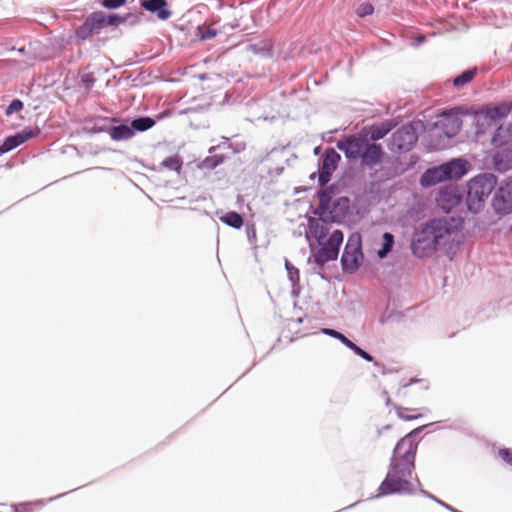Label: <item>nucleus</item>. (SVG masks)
<instances>
[{"instance_id": "nucleus-1", "label": "nucleus", "mask_w": 512, "mask_h": 512, "mask_svg": "<svg viewBox=\"0 0 512 512\" xmlns=\"http://www.w3.org/2000/svg\"><path fill=\"white\" fill-rule=\"evenodd\" d=\"M434 424L430 423L416 428L397 442L390 459L387 475L378 488L377 497L392 494L410 495L415 492V487L409 479L415 469L418 449L416 436L420 431Z\"/></svg>"}, {"instance_id": "nucleus-2", "label": "nucleus", "mask_w": 512, "mask_h": 512, "mask_svg": "<svg viewBox=\"0 0 512 512\" xmlns=\"http://www.w3.org/2000/svg\"><path fill=\"white\" fill-rule=\"evenodd\" d=\"M463 226L459 217L434 218L426 222L420 230L415 231L411 250L418 258L433 255L440 247L446 245L451 236L457 234Z\"/></svg>"}, {"instance_id": "nucleus-3", "label": "nucleus", "mask_w": 512, "mask_h": 512, "mask_svg": "<svg viewBox=\"0 0 512 512\" xmlns=\"http://www.w3.org/2000/svg\"><path fill=\"white\" fill-rule=\"evenodd\" d=\"M468 161L454 158L439 166L427 169L420 178L423 187H431L446 180H457L467 174Z\"/></svg>"}, {"instance_id": "nucleus-4", "label": "nucleus", "mask_w": 512, "mask_h": 512, "mask_svg": "<svg viewBox=\"0 0 512 512\" xmlns=\"http://www.w3.org/2000/svg\"><path fill=\"white\" fill-rule=\"evenodd\" d=\"M497 184L492 173H482L472 178L467 184L466 205L470 212L478 213Z\"/></svg>"}, {"instance_id": "nucleus-5", "label": "nucleus", "mask_w": 512, "mask_h": 512, "mask_svg": "<svg viewBox=\"0 0 512 512\" xmlns=\"http://www.w3.org/2000/svg\"><path fill=\"white\" fill-rule=\"evenodd\" d=\"M418 140L417 124L408 123L397 129L391 136L388 148L394 153L410 151Z\"/></svg>"}, {"instance_id": "nucleus-6", "label": "nucleus", "mask_w": 512, "mask_h": 512, "mask_svg": "<svg viewBox=\"0 0 512 512\" xmlns=\"http://www.w3.org/2000/svg\"><path fill=\"white\" fill-rule=\"evenodd\" d=\"M363 260L360 235H351L345 245L341 266L345 273H354Z\"/></svg>"}, {"instance_id": "nucleus-7", "label": "nucleus", "mask_w": 512, "mask_h": 512, "mask_svg": "<svg viewBox=\"0 0 512 512\" xmlns=\"http://www.w3.org/2000/svg\"><path fill=\"white\" fill-rule=\"evenodd\" d=\"M492 207L496 214L507 215L512 213V178L500 183L495 190Z\"/></svg>"}, {"instance_id": "nucleus-8", "label": "nucleus", "mask_w": 512, "mask_h": 512, "mask_svg": "<svg viewBox=\"0 0 512 512\" xmlns=\"http://www.w3.org/2000/svg\"><path fill=\"white\" fill-rule=\"evenodd\" d=\"M341 157L333 148L325 150L318 163V182L324 187L330 180L333 172L337 169Z\"/></svg>"}, {"instance_id": "nucleus-9", "label": "nucleus", "mask_w": 512, "mask_h": 512, "mask_svg": "<svg viewBox=\"0 0 512 512\" xmlns=\"http://www.w3.org/2000/svg\"><path fill=\"white\" fill-rule=\"evenodd\" d=\"M350 210V200L346 196L336 198L329 208L326 209L325 215L318 218L322 222L338 223L345 219Z\"/></svg>"}, {"instance_id": "nucleus-10", "label": "nucleus", "mask_w": 512, "mask_h": 512, "mask_svg": "<svg viewBox=\"0 0 512 512\" xmlns=\"http://www.w3.org/2000/svg\"><path fill=\"white\" fill-rule=\"evenodd\" d=\"M512 111V103H501L493 107H489L486 110L477 114V123L492 125L497 121L507 117Z\"/></svg>"}, {"instance_id": "nucleus-11", "label": "nucleus", "mask_w": 512, "mask_h": 512, "mask_svg": "<svg viewBox=\"0 0 512 512\" xmlns=\"http://www.w3.org/2000/svg\"><path fill=\"white\" fill-rule=\"evenodd\" d=\"M366 138L348 136L337 141V148L342 151L349 160L360 159Z\"/></svg>"}, {"instance_id": "nucleus-12", "label": "nucleus", "mask_w": 512, "mask_h": 512, "mask_svg": "<svg viewBox=\"0 0 512 512\" xmlns=\"http://www.w3.org/2000/svg\"><path fill=\"white\" fill-rule=\"evenodd\" d=\"M383 157L384 151L382 146L366 139L360 156L361 164L365 167L372 168L381 164Z\"/></svg>"}, {"instance_id": "nucleus-13", "label": "nucleus", "mask_w": 512, "mask_h": 512, "mask_svg": "<svg viewBox=\"0 0 512 512\" xmlns=\"http://www.w3.org/2000/svg\"><path fill=\"white\" fill-rule=\"evenodd\" d=\"M436 127L440 128L446 137L452 138L461 130L462 120L457 113L444 112L436 122Z\"/></svg>"}, {"instance_id": "nucleus-14", "label": "nucleus", "mask_w": 512, "mask_h": 512, "mask_svg": "<svg viewBox=\"0 0 512 512\" xmlns=\"http://www.w3.org/2000/svg\"><path fill=\"white\" fill-rule=\"evenodd\" d=\"M322 333L335 339H338L343 345L352 350L357 356L361 357L362 359L368 362L374 361V357L370 353L356 345L354 342L348 339L343 333L331 328H323Z\"/></svg>"}, {"instance_id": "nucleus-15", "label": "nucleus", "mask_w": 512, "mask_h": 512, "mask_svg": "<svg viewBox=\"0 0 512 512\" xmlns=\"http://www.w3.org/2000/svg\"><path fill=\"white\" fill-rule=\"evenodd\" d=\"M438 206L449 213L454 207L458 206L461 202V196L454 188H446L439 192L436 198Z\"/></svg>"}, {"instance_id": "nucleus-16", "label": "nucleus", "mask_w": 512, "mask_h": 512, "mask_svg": "<svg viewBox=\"0 0 512 512\" xmlns=\"http://www.w3.org/2000/svg\"><path fill=\"white\" fill-rule=\"evenodd\" d=\"M167 5L166 0H140V6L146 11L155 13L160 20H167L172 15Z\"/></svg>"}, {"instance_id": "nucleus-17", "label": "nucleus", "mask_w": 512, "mask_h": 512, "mask_svg": "<svg viewBox=\"0 0 512 512\" xmlns=\"http://www.w3.org/2000/svg\"><path fill=\"white\" fill-rule=\"evenodd\" d=\"M320 246V249L309 257L308 261L313 262L319 268H322L325 263L336 260L339 253L334 248L328 246L325 242Z\"/></svg>"}, {"instance_id": "nucleus-18", "label": "nucleus", "mask_w": 512, "mask_h": 512, "mask_svg": "<svg viewBox=\"0 0 512 512\" xmlns=\"http://www.w3.org/2000/svg\"><path fill=\"white\" fill-rule=\"evenodd\" d=\"M328 223L329 222H322L320 219L312 217L308 219L309 232L313 237H315L319 245H323L329 234V228L327 227Z\"/></svg>"}, {"instance_id": "nucleus-19", "label": "nucleus", "mask_w": 512, "mask_h": 512, "mask_svg": "<svg viewBox=\"0 0 512 512\" xmlns=\"http://www.w3.org/2000/svg\"><path fill=\"white\" fill-rule=\"evenodd\" d=\"M272 48V41L268 38L259 39L255 42L249 43L246 46L247 51L265 58H270L273 56Z\"/></svg>"}, {"instance_id": "nucleus-20", "label": "nucleus", "mask_w": 512, "mask_h": 512, "mask_svg": "<svg viewBox=\"0 0 512 512\" xmlns=\"http://www.w3.org/2000/svg\"><path fill=\"white\" fill-rule=\"evenodd\" d=\"M319 204L314 210V214L319 216L325 215V211L331 205L332 196L334 194L333 187H324L318 191Z\"/></svg>"}, {"instance_id": "nucleus-21", "label": "nucleus", "mask_w": 512, "mask_h": 512, "mask_svg": "<svg viewBox=\"0 0 512 512\" xmlns=\"http://www.w3.org/2000/svg\"><path fill=\"white\" fill-rule=\"evenodd\" d=\"M109 136L114 141L129 140L134 137L131 124H119L108 130Z\"/></svg>"}, {"instance_id": "nucleus-22", "label": "nucleus", "mask_w": 512, "mask_h": 512, "mask_svg": "<svg viewBox=\"0 0 512 512\" xmlns=\"http://www.w3.org/2000/svg\"><path fill=\"white\" fill-rule=\"evenodd\" d=\"M98 27H102L105 25L109 26H117L120 23L124 22V18L118 16L117 14H111L109 16H105L102 13H94L90 18Z\"/></svg>"}, {"instance_id": "nucleus-23", "label": "nucleus", "mask_w": 512, "mask_h": 512, "mask_svg": "<svg viewBox=\"0 0 512 512\" xmlns=\"http://www.w3.org/2000/svg\"><path fill=\"white\" fill-rule=\"evenodd\" d=\"M133 134L136 132H145L155 126L156 121L149 116H139L131 121Z\"/></svg>"}, {"instance_id": "nucleus-24", "label": "nucleus", "mask_w": 512, "mask_h": 512, "mask_svg": "<svg viewBox=\"0 0 512 512\" xmlns=\"http://www.w3.org/2000/svg\"><path fill=\"white\" fill-rule=\"evenodd\" d=\"M511 134H512L511 126H509V127H504L502 125L498 126L496 131L493 134L492 144L495 147L503 146L510 140Z\"/></svg>"}, {"instance_id": "nucleus-25", "label": "nucleus", "mask_w": 512, "mask_h": 512, "mask_svg": "<svg viewBox=\"0 0 512 512\" xmlns=\"http://www.w3.org/2000/svg\"><path fill=\"white\" fill-rule=\"evenodd\" d=\"M382 238V247L377 251V256L380 259H385L388 256V254L392 251L395 244V239L394 235L390 232L383 233Z\"/></svg>"}, {"instance_id": "nucleus-26", "label": "nucleus", "mask_w": 512, "mask_h": 512, "mask_svg": "<svg viewBox=\"0 0 512 512\" xmlns=\"http://www.w3.org/2000/svg\"><path fill=\"white\" fill-rule=\"evenodd\" d=\"M220 220L225 223L226 225L234 228L239 229L243 226L244 220L241 214L235 211H230L225 213L223 216L220 217Z\"/></svg>"}, {"instance_id": "nucleus-27", "label": "nucleus", "mask_w": 512, "mask_h": 512, "mask_svg": "<svg viewBox=\"0 0 512 512\" xmlns=\"http://www.w3.org/2000/svg\"><path fill=\"white\" fill-rule=\"evenodd\" d=\"M391 129V125L387 122L373 125L370 128V138L375 143V141L383 139L391 131Z\"/></svg>"}, {"instance_id": "nucleus-28", "label": "nucleus", "mask_w": 512, "mask_h": 512, "mask_svg": "<svg viewBox=\"0 0 512 512\" xmlns=\"http://www.w3.org/2000/svg\"><path fill=\"white\" fill-rule=\"evenodd\" d=\"M476 74H477L476 67L470 68V69H467V70L461 72L458 76H456L453 79L454 87L460 88V87L466 85L467 83L472 81V79L475 77Z\"/></svg>"}, {"instance_id": "nucleus-29", "label": "nucleus", "mask_w": 512, "mask_h": 512, "mask_svg": "<svg viewBox=\"0 0 512 512\" xmlns=\"http://www.w3.org/2000/svg\"><path fill=\"white\" fill-rule=\"evenodd\" d=\"M224 161V157L221 156V155H212V156H208L206 157L204 160H202L198 167L200 169H207V170H212L214 168H216L217 166H219L220 164H222Z\"/></svg>"}, {"instance_id": "nucleus-30", "label": "nucleus", "mask_w": 512, "mask_h": 512, "mask_svg": "<svg viewBox=\"0 0 512 512\" xmlns=\"http://www.w3.org/2000/svg\"><path fill=\"white\" fill-rule=\"evenodd\" d=\"M343 239H344L343 232L341 230L336 229L329 235L328 238H326L325 243L328 246L337 250V252L339 253L340 246L343 242Z\"/></svg>"}, {"instance_id": "nucleus-31", "label": "nucleus", "mask_w": 512, "mask_h": 512, "mask_svg": "<svg viewBox=\"0 0 512 512\" xmlns=\"http://www.w3.org/2000/svg\"><path fill=\"white\" fill-rule=\"evenodd\" d=\"M20 145L21 143L19 142V139L17 138L16 134L8 136L0 145V155L8 153Z\"/></svg>"}, {"instance_id": "nucleus-32", "label": "nucleus", "mask_w": 512, "mask_h": 512, "mask_svg": "<svg viewBox=\"0 0 512 512\" xmlns=\"http://www.w3.org/2000/svg\"><path fill=\"white\" fill-rule=\"evenodd\" d=\"M161 165L166 169H169V170L179 173L182 168V160L177 155L170 156V157L164 159L161 162Z\"/></svg>"}, {"instance_id": "nucleus-33", "label": "nucleus", "mask_w": 512, "mask_h": 512, "mask_svg": "<svg viewBox=\"0 0 512 512\" xmlns=\"http://www.w3.org/2000/svg\"><path fill=\"white\" fill-rule=\"evenodd\" d=\"M40 133V129L38 127H26L20 132L16 133L17 138L21 144L25 143L29 139L36 137Z\"/></svg>"}, {"instance_id": "nucleus-34", "label": "nucleus", "mask_w": 512, "mask_h": 512, "mask_svg": "<svg viewBox=\"0 0 512 512\" xmlns=\"http://www.w3.org/2000/svg\"><path fill=\"white\" fill-rule=\"evenodd\" d=\"M394 408L396 410L398 417L404 421H411V420H415V419H418L419 417H421V414L409 415L408 412L412 411L413 409H409V408H405V407H401V406H397V405H395Z\"/></svg>"}, {"instance_id": "nucleus-35", "label": "nucleus", "mask_w": 512, "mask_h": 512, "mask_svg": "<svg viewBox=\"0 0 512 512\" xmlns=\"http://www.w3.org/2000/svg\"><path fill=\"white\" fill-rule=\"evenodd\" d=\"M288 278L292 282L293 286L299 283V270L294 267L288 260L285 262Z\"/></svg>"}, {"instance_id": "nucleus-36", "label": "nucleus", "mask_w": 512, "mask_h": 512, "mask_svg": "<svg viewBox=\"0 0 512 512\" xmlns=\"http://www.w3.org/2000/svg\"><path fill=\"white\" fill-rule=\"evenodd\" d=\"M24 104L20 99H13L5 110L7 116L12 115L15 112H19L23 109Z\"/></svg>"}, {"instance_id": "nucleus-37", "label": "nucleus", "mask_w": 512, "mask_h": 512, "mask_svg": "<svg viewBox=\"0 0 512 512\" xmlns=\"http://www.w3.org/2000/svg\"><path fill=\"white\" fill-rule=\"evenodd\" d=\"M198 31H199V38L201 40H210L212 38H214L217 34V31L213 28H210V27H198Z\"/></svg>"}, {"instance_id": "nucleus-38", "label": "nucleus", "mask_w": 512, "mask_h": 512, "mask_svg": "<svg viewBox=\"0 0 512 512\" xmlns=\"http://www.w3.org/2000/svg\"><path fill=\"white\" fill-rule=\"evenodd\" d=\"M374 12V7L371 3H362L356 9V14L359 17L371 15Z\"/></svg>"}, {"instance_id": "nucleus-39", "label": "nucleus", "mask_w": 512, "mask_h": 512, "mask_svg": "<svg viewBox=\"0 0 512 512\" xmlns=\"http://www.w3.org/2000/svg\"><path fill=\"white\" fill-rule=\"evenodd\" d=\"M500 458L507 463L508 465L512 466V449L510 448H501L498 452Z\"/></svg>"}, {"instance_id": "nucleus-40", "label": "nucleus", "mask_w": 512, "mask_h": 512, "mask_svg": "<svg viewBox=\"0 0 512 512\" xmlns=\"http://www.w3.org/2000/svg\"><path fill=\"white\" fill-rule=\"evenodd\" d=\"M126 0H103L102 5L108 9H117L124 5Z\"/></svg>"}, {"instance_id": "nucleus-41", "label": "nucleus", "mask_w": 512, "mask_h": 512, "mask_svg": "<svg viewBox=\"0 0 512 512\" xmlns=\"http://www.w3.org/2000/svg\"><path fill=\"white\" fill-rule=\"evenodd\" d=\"M81 81L82 83L85 85V87L87 89L91 88L95 82V78L93 77L92 74L88 73V74H84L82 77H81Z\"/></svg>"}, {"instance_id": "nucleus-42", "label": "nucleus", "mask_w": 512, "mask_h": 512, "mask_svg": "<svg viewBox=\"0 0 512 512\" xmlns=\"http://www.w3.org/2000/svg\"><path fill=\"white\" fill-rule=\"evenodd\" d=\"M420 493L425 496V497H428L432 500H434L435 502L438 503V501H441L440 499H438L437 497H435L434 495H432L431 493H429L428 491L424 490V489H420Z\"/></svg>"}, {"instance_id": "nucleus-43", "label": "nucleus", "mask_w": 512, "mask_h": 512, "mask_svg": "<svg viewBox=\"0 0 512 512\" xmlns=\"http://www.w3.org/2000/svg\"><path fill=\"white\" fill-rule=\"evenodd\" d=\"M425 41H426V37H425L424 35H419V36L415 39L414 46H415V47H418V46H420L421 44H423Z\"/></svg>"}, {"instance_id": "nucleus-44", "label": "nucleus", "mask_w": 512, "mask_h": 512, "mask_svg": "<svg viewBox=\"0 0 512 512\" xmlns=\"http://www.w3.org/2000/svg\"><path fill=\"white\" fill-rule=\"evenodd\" d=\"M418 381H419L418 379H411L409 383L402 384V385L400 386V388L398 389V392H397V393H398V394H400V393H401V391H402V389H404V388L408 387L409 385H411V384H413V383H416V382H418Z\"/></svg>"}, {"instance_id": "nucleus-45", "label": "nucleus", "mask_w": 512, "mask_h": 512, "mask_svg": "<svg viewBox=\"0 0 512 512\" xmlns=\"http://www.w3.org/2000/svg\"><path fill=\"white\" fill-rule=\"evenodd\" d=\"M25 508L26 504H20L19 506L15 507L14 512H26Z\"/></svg>"}, {"instance_id": "nucleus-46", "label": "nucleus", "mask_w": 512, "mask_h": 512, "mask_svg": "<svg viewBox=\"0 0 512 512\" xmlns=\"http://www.w3.org/2000/svg\"><path fill=\"white\" fill-rule=\"evenodd\" d=\"M277 2L276 1H271L268 5V13L270 14L273 10V8L276 6Z\"/></svg>"}, {"instance_id": "nucleus-47", "label": "nucleus", "mask_w": 512, "mask_h": 512, "mask_svg": "<svg viewBox=\"0 0 512 512\" xmlns=\"http://www.w3.org/2000/svg\"><path fill=\"white\" fill-rule=\"evenodd\" d=\"M385 403L387 406H389L391 404V399L389 396H387V398L385 399Z\"/></svg>"}, {"instance_id": "nucleus-48", "label": "nucleus", "mask_w": 512, "mask_h": 512, "mask_svg": "<svg viewBox=\"0 0 512 512\" xmlns=\"http://www.w3.org/2000/svg\"><path fill=\"white\" fill-rule=\"evenodd\" d=\"M64 495H65V493L60 494V495H58V496H56V497H54V498H50V499H49V501H53L54 499L60 498V497H62V496H64Z\"/></svg>"}, {"instance_id": "nucleus-49", "label": "nucleus", "mask_w": 512, "mask_h": 512, "mask_svg": "<svg viewBox=\"0 0 512 512\" xmlns=\"http://www.w3.org/2000/svg\"><path fill=\"white\" fill-rule=\"evenodd\" d=\"M382 394H383V396H384V398H385V399L387 398V396H389L387 391H383V393H382Z\"/></svg>"}, {"instance_id": "nucleus-50", "label": "nucleus", "mask_w": 512, "mask_h": 512, "mask_svg": "<svg viewBox=\"0 0 512 512\" xmlns=\"http://www.w3.org/2000/svg\"><path fill=\"white\" fill-rule=\"evenodd\" d=\"M416 483H417V487L421 486V483H420V481L418 479L416 480Z\"/></svg>"}]
</instances>
